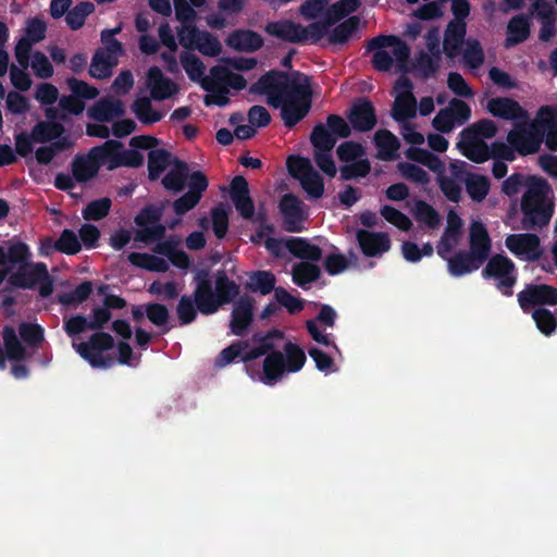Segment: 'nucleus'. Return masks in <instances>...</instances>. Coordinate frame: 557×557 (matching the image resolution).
Masks as SVG:
<instances>
[{"mask_svg":"<svg viewBox=\"0 0 557 557\" xmlns=\"http://www.w3.org/2000/svg\"><path fill=\"white\" fill-rule=\"evenodd\" d=\"M181 63L190 81L202 83L206 67L203 62L196 54L187 51L182 52Z\"/></svg>","mask_w":557,"mask_h":557,"instance_id":"obj_47","label":"nucleus"},{"mask_svg":"<svg viewBox=\"0 0 557 557\" xmlns=\"http://www.w3.org/2000/svg\"><path fill=\"white\" fill-rule=\"evenodd\" d=\"M132 111L145 125H152L163 117L161 112L153 109L151 100L147 97L137 98L132 104Z\"/></svg>","mask_w":557,"mask_h":557,"instance_id":"obj_39","label":"nucleus"},{"mask_svg":"<svg viewBox=\"0 0 557 557\" xmlns=\"http://www.w3.org/2000/svg\"><path fill=\"white\" fill-rule=\"evenodd\" d=\"M380 213L387 222L395 225L400 231L408 232L412 226L411 220L393 206L384 205Z\"/></svg>","mask_w":557,"mask_h":557,"instance_id":"obj_64","label":"nucleus"},{"mask_svg":"<svg viewBox=\"0 0 557 557\" xmlns=\"http://www.w3.org/2000/svg\"><path fill=\"white\" fill-rule=\"evenodd\" d=\"M92 293V283L84 281L73 290L59 295V302L63 306H77L86 301Z\"/></svg>","mask_w":557,"mask_h":557,"instance_id":"obj_49","label":"nucleus"},{"mask_svg":"<svg viewBox=\"0 0 557 557\" xmlns=\"http://www.w3.org/2000/svg\"><path fill=\"white\" fill-rule=\"evenodd\" d=\"M32 251L27 261L17 262L16 271L9 272L7 276L8 286L1 289V293L12 292L13 288L34 289L38 286V293L42 298L51 296L53 293V280L48 272L47 264L44 262H32Z\"/></svg>","mask_w":557,"mask_h":557,"instance_id":"obj_4","label":"nucleus"},{"mask_svg":"<svg viewBox=\"0 0 557 557\" xmlns=\"http://www.w3.org/2000/svg\"><path fill=\"white\" fill-rule=\"evenodd\" d=\"M197 309L194 295H183L176 306V314L181 325H188L193 323L197 318Z\"/></svg>","mask_w":557,"mask_h":557,"instance_id":"obj_58","label":"nucleus"},{"mask_svg":"<svg viewBox=\"0 0 557 557\" xmlns=\"http://www.w3.org/2000/svg\"><path fill=\"white\" fill-rule=\"evenodd\" d=\"M147 84L150 87L152 99L158 101L168 99L177 91L175 83L165 77L158 66H151L148 70Z\"/></svg>","mask_w":557,"mask_h":557,"instance_id":"obj_22","label":"nucleus"},{"mask_svg":"<svg viewBox=\"0 0 557 557\" xmlns=\"http://www.w3.org/2000/svg\"><path fill=\"white\" fill-rule=\"evenodd\" d=\"M285 369L287 372H298L306 363L307 357L305 351L292 342L284 345Z\"/></svg>","mask_w":557,"mask_h":557,"instance_id":"obj_51","label":"nucleus"},{"mask_svg":"<svg viewBox=\"0 0 557 557\" xmlns=\"http://www.w3.org/2000/svg\"><path fill=\"white\" fill-rule=\"evenodd\" d=\"M463 51V62L470 69H479L484 62V51L479 40L468 39Z\"/></svg>","mask_w":557,"mask_h":557,"instance_id":"obj_63","label":"nucleus"},{"mask_svg":"<svg viewBox=\"0 0 557 557\" xmlns=\"http://www.w3.org/2000/svg\"><path fill=\"white\" fill-rule=\"evenodd\" d=\"M521 228L542 231L555 213V197L549 183L536 175H529L527 189L520 200Z\"/></svg>","mask_w":557,"mask_h":557,"instance_id":"obj_2","label":"nucleus"},{"mask_svg":"<svg viewBox=\"0 0 557 557\" xmlns=\"http://www.w3.org/2000/svg\"><path fill=\"white\" fill-rule=\"evenodd\" d=\"M532 319L534 320L539 331L545 336H550L557 329L556 315L546 308H535L532 312Z\"/></svg>","mask_w":557,"mask_h":557,"instance_id":"obj_53","label":"nucleus"},{"mask_svg":"<svg viewBox=\"0 0 557 557\" xmlns=\"http://www.w3.org/2000/svg\"><path fill=\"white\" fill-rule=\"evenodd\" d=\"M285 369V356L280 350H273L268 354L263 360L261 382L267 385H273L281 380Z\"/></svg>","mask_w":557,"mask_h":557,"instance_id":"obj_27","label":"nucleus"},{"mask_svg":"<svg viewBox=\"0 0 557 557\" xmlns=\"http://www.w3.org/2000/svg\"><path fill=\"white\" fill-rule=\"evenodd\" d=\"M461 132L466 135H471L485 140L494 138L498 132V127L493 120L482 119L463 128Z\"/></svg>","mask_w":557,"mask_h":557,"instance_id":"obj_56","label":"nucleus"},{"mask_svg":"<svg viewBox=\"0 0 557 557\" xmlns=\"http://www.w3.org/2000/svg\"><path fill=\"white\" fill-rule=\"evenodd\" d=\"M351 128L366 133L373 129L377 123L375 109L366 98L354 103L347 114Z\"/></svg>","mask_w":557,"mask_h":557,"instance_id":"obj_13","label":"nucleus"},{"mask_svg":"<svg viewBox=\"0 0 557 557\" xmlns=\"http://www.w3.org/2000/svg\"><path fill=\"white\" fill-rule=\"evenodd\" d=\"M413 215L417 221L424 223L430 228H435L440 225L441 216L438 212L426 201L417 200L414 203Z\"/></svg>","mask_w":557,"mask_h":557,"instance_id":"obj_54","label":"nucleus"},{"mask_svg":"<svg viewBox=\"0 0 557 557\" xmlns=\"http://www.w3.org/2000/svg\"><path fill=\"white\" fill-rule=\"evenodd\" d=\"M334 24L331 23V20L326 14H324L323 21H318L309 24L307 27L300 24L299 35L301 37V42H310L318 44L325 35L329 34V29Z\"/></svg>","mask_w":557,"mask_h":557,"instance_id":"obj_40","label":"nucleus"},{"mask_svg":"<svg viewBox=\"0 0 557 557\" xmlns=\"http://www.w3.org/2000/svg\"><path fill=\"white\" fill-rule=\"evenodd\" d=\"M67 147L69 141L65 137L60 140L52 141L49 146H41L35 152L36 161L39 164L47 165L59 152L65 150Z\"/></svg>","mask_w":557,"mask_h":557,"instance_id":"obj_61","label":"nucleus"},{"mask_svg":"<svg viewBox=\"0 0 557 557\" xmlns=\"http://www.w3.org/2000/svg\"><path fill=\"white\" fill-rule=\"evenodd\" d=\"M29 256V246L17 238L5 242V246L0 245V267L10 264L14 268L17 262L27 261Z\"/></svg>","mask_w":557,"mask_h":557,"instance_id":"obj_28","label":"nucleus"},{"mask_svg":"<svg viewBox=\"0 0 557 557\" xmlns=\"http://www.w3.org/2000/svg\"><path fill=\"white\" fill-rule=\"evenodd\" d=\"M163 210L154 205L144 207L134 222L141 227L136 232L135 240L145 244L161 240L165 236V226L160 224Z\"/></svg>","mask_w":557,"mask_h":557,"instance_id":"obj_9","label":"nucleus"},{"mask_svg":"<svg viewBox=\"0 0 557 557\" xmlns=\"http://www.w3.org/2000/svg\"><path fill=\"white\" fill-rule=\"evenodd\" d=\"M508 144L521 156L533 154L539 151L541 139L525 126L516 127L507 135Z\"/></svg>","mask_w":557,"mask_h":557,"instance_id":"obj_19","label":"nucleus"},{"mask_svg":"<svg viewBox=\"0 0 557 557\" xmlns=\"http://www.w3.org/2000/svg\"><path fill=\"white\" fill-rule=\"evenodd\" d=\"M92 156L100 166L106 165L109 170L122 166L123 144L117 140H107L102 145L92 147Z\"/></svg>","mask_w":557,"mask_h":557,"instance_id":"obj_23","label":"nucleus"},{"mask_svg":"<svg viewBox=\"0 0 557 557\" xmlns=\"http://www.w3.org/2000/svg\"><path fill=\"white\" fill-rule=\"evenodd\" d=\"M302 189L308 194L310 198L318 199L324 194V181L323 177L312 169L304 177L299 180Z\"/></svg>","mask_w":557,"mask_h":557,"instance_id":"obj_57","label":"nucleus"},{"mask_svg":"<svg viewBox=\"0 0 557 557\" xmlns=\"http://www.w3.org/2000/svg\"><path fill=\"white\" fill-rule=\"evenodd\" d=\"M531 33V18L529 14H517L507 24V37L505 47L510 48L524 42Z\"/></svg>","mask_w":557,"mask_h":557,"instance_id":"obj_25","label":"nucleus"},{"mask_svg":"<svg viewBox=\"0 0 557 557\" xmlns=\"http://www.w3.org/2000/svg\"><path fill=\"white\" fill-rule=\"evenodd\" d=\"M65 132L64 126L59 122L39 121L32 129L30 136L35 143H48L51 140H60Z\"/></svg>","mask_w":557,"mask_h":557,"instance_id":"obj_35","label":"nucleus"},{"mask_svg":"<svg viewBox=\"0 0 557 557\" xmlns=\"http://www.w3.org/2000/svg\"><path fill=\"white\" fill-rule=\"evenodd\" d=\"M463 182L467 194L475 202H482L490 193L491 182L485 175L467 173Z\"/></svg>","mask_w":557,"mask_h":557,"instance_id":"obj_36","label":"nucleus"},{"mask_svg":"<svg viewBox=\"0 0 557 557\" xmlns=\"http://www.w3.org/2000/svg\"><path fill=\"white\" fill-rule=\"evenodd\" d=\"M171 161V153L165 149H153L148 153V177L157 181Z\"/></svg>","mask_w":557,"mask_h":557,"instance_id":"obj_43","label":"nucleus"},{"mask_svg":"<svg viewBox=\"0 0 557 557\" xmlns=\"http://www.w3.org/2000/svg\"><path fill=\"white\" fill-rule=\"evenodd\" d=\"M100 164L92 156V149L87 154L76 156L72 162L73 177L79 182L85 183L95 177L99 170Z\"/></svg>","mask_w":557,"mask_h":557,"instance_id":"obj_30","label":"nucleus"},{"mask_svg":"<svg viewBox=\"0 0 557 557\" xmlns=\"http://www.w3.org/2000/svg\"><path fill=\"white\" fill-rule=\"evenodd\" d=\"M293 282L305 287L306 285L318 281L321 276L320 268L311 262H299L292 270Z\"/></svg>","mask_w":557,"mask_h":557,"instance_id":"obj_41","label":"nucleus"},{"mask_svg":"<svg viewBox=\"0 0 557 557\" xmlns=\"http://www.w3.org/2000/svg\"><path fill=\"white\" fill-rule=\"evenodd\" d=\"M95 11L92 2L83 1L70 9L65 15V22L72 30L82 28L88 15Z\"/></svg>","mask_w":557,"mask_h":557,"instance_id":"obj_46","label":"nucleus"},{"mask_svg":"<svg viewBox=\"0 0 557 557\" xmlns=\"http://www.w3.org/2000/svg\"><path fill=\"white\" fill-rule=\"evenodd\" d=\"M285 247L293 256L302 260L317 262L322 258V249L302 237L286 239Z\"/></svg>","mask_w":557,"mask_h":557,"instance_id":"obj_32","label":"nucleus"},{"mask_svg":"<svg viewBox=\"0 0 557 557\" xmlns=\"http://www.w3.org/2000/svg\"><path fill=\"white\" fill-rule=\"evenodd\" d=\"M18 334L21 339L32 348H39L45 341V331L37 323H20Z\"/></svg>","mask_w":557,"mask_h":557,"instance_id":"obj_48","label":"nucleus"},{"mask_svg":"<svg viewBox=\"0 0 557 557\" xmlns=\"http://www.w3.org/2000/svg\"><path fill=\"white\" fill-rule=\"evenodd\" d=\"M111 206V199L108 197L92 200L83 210V216L87 221L102 220L109 214Z\"/></svg>","mask_w":557,"mask_h":557,"instance_id":"obj_59","label":"nucleus"},{"mask_svg":"<svg viewBox=\"0 0 557 557\" xmlns=\"http://www.w3.org/2000/svg\"><path fill=\"white\" fill-rule=\"evenodd\" d=\"M276 277L270 271H255L250 275V282L247 288L253 293L259 292L262 295H268L272 290L275 292Z\"/></svg>","mask_w":557,"mask_h":557,"instance_id":"obj_45","label":"nucleus"},{"mask_svg":"<svg viewBox=\"0 0 557 557\" xmlns=\"http://www.w3.org/2000/svg\"><path fill=\"white\" fill-rule=\"evenodd\" d=\"M47 24L39 17H30L26 21L25 35L20 39H26L32 45L38 44L45 39Z\"/></svg>","mask_w":557,"mask_h":557,"instance_id":"obj_62","label":"nucleus"},{"mask_svg":"<svg viewBox=\"0 0 557 557\" xmlns=\"http://www.w3.org/2000/svg\"><path fill=\"white\" fill-rule=\"evenodd\" d=\"M518 304L524 313L543 306L557 305V288L547 284H527L517 295Z\"/></svg>","mask_w":557,"mask_h":557,"instance_id":"obj_10","label":"nucleus"},{"mask_svg":"<svg viewBox=\"0 0 557 557\" xmlns=\"http://www.w3.org/2000/svg\"><path fill=\"white\" fill-rule=\"evenodd\" d=\"M249 92L267 96V103L281 109V117L287 128L302 121L311 109V82L308 75L271 70L249 87Z\"/></svg>","mask_w":557,"mask_h":557,"instance_id":"obj_1","label":"nucleus"},{"mask_svg":"<svg viewBox=\"0 0 557 557\" xmlns=\"http://www.w3.org/2000/svg\"><path fill=\"white\" fill-rule=\"evenodd\" d=\"M360 25V17L357 15L349 16L332 30L329 29L327 41L332 45H344L355 34Z\"/></svg>","mask_w":557,"mask_h":557,"instance_id":"obj_37","label":"nucleus"},{"mask_svg":"<svg viewBox=\"0 0 557 557\" xmlns=\"http://www.w3.org/2000/svg\"><path fill=\"white\" fill-rule=\"evenodd\" d=\"M194 298L197 309L205 315L215 313L222 306L231 304L239 295V285L224 270L215 273L214 288L207 269L197 270Z\"/></svg>","mask_w":557,"mask_h":557,"instance_id":"obj_3","label":"nucleus"},{"mask_svg":"<svg viewBox=\"0 0 557 557\" xmlns=\"http://www.w3.org/2000/svg\"><path fill=\"white\" fill-rule=\"evenodd\" d=\"M280 211L283 215L284 228L296 233L302 231L305 212L302 201L294 194H285L280 200Z\"/></svg>","mask_w":557,"mask_h":557,"instance_id":"obj_12","label":"nucleus"},{"mask_svg":"<svg viewBox=\"0 0 557 557\" xmlns=\"http://www.w3.org/2000/svg\"><path fill=\"white\" fill-rule=\"evenodd\" d=\"M117 63V59L112 55L106 54L102 49H98L92 55L89 66V74L91 77L104 79L111 76L112 67Z\"/></svg>","mask_w":557,"mask_h":557,"instance_id":"obj_38","label":"nucleus"},{"mask_svg":"<svg viewBox=\"0 0 557 557\" xmlns=\"http://www.w3.org/2000/svg\"><path fill=\"white\" fill-rule=\"evenodd\" d=\"M114 345V338L109 333L96 332L87 342L74 345V347L92 368L107 369L114 364V358L104 356L103 351L111 350Z\"/></svg>","mask_w":557,"mask_h":557,"instance_id":"obj_7","label":"nucleus"},{"mask_svg":"<svg viewBox=\"0 0 557 557\" xmlns=\"http://www.w3.org/2000/svg\"><path fill=\"white\" fill-rule=\"evenodd\" d=\"M124 104L120 99L101 98L88 111V116L97 122H110L124 115Z\"/></svg>","mask_w":557,"mask_h":557,"instance_id":"obj_26","label":"nucleus"},{"mask_svg":"<svg viewBox=\"0 0 557 557\" xmlns=\"http://www.w3.org/2000/svg\"><path fill=\"white\" fill-rule=\"evenodd\" d=\"M351 126L338 114H329L326 125L318 123L310 134V143L317 150H333L338 138H348Z\"/></svg>","mask_w":557,"mask_h":557,"instance_id":"obj_6","label":"nucleus"},{"mask_svg":"<svg viewBox=\"0 0 557 557\" xmlns=\"http://www.w3.org/2000/svg\"><path fill=\"white\" fill-rule=\"evenodd\" d=\"M55 250L65 255H76L82 249L81 240L74 231L64 228L54 242Z\"/></svg>","mask_w":557,"mask_h":557,"instance_id":"obj_55","label":"nucleus"},{"mask_svg":"<svg viewBox=\"0 0 557 557\" xmlns=\"http://www.w3.org/2000/svg\"><path fill=\"white\" fill-rule=\"evenodd\" d=\"M253 319V299L242 296L234 305L230 327L236 336H244L247 333Z\"/></svg>","mask_w":557,"mask_h":557,"instance_id":"obj_17","label":"nucleus"},{"mask_svg":"<svg viewBox=\"0 0 557 557\" xmlns=\"http://www.w3.org/2000/svg\"><path fill=\"white\" fill-rule=\"evenodd\" d=\"M230 196L237 212L244 219H251L255 214V203L250 197L247 180L242 176H235L230 184Z\"/></svg>","mask_w":557,"mask_h":557,"instance_id":"obj_14","label":"nucleus"},{"mask_svg":"<svg viewBox=\"0 0 557 557\" xmlns=\"http://www.w3.org/2000/svg\"><path fill=\"white\" fill-rule=\"evenodd\" d=\"M505 244L513 255H525L529 261H536L542 256L540 237L533 233L508 235Z\"/></svg>","mask_w":557,"mask_h":557,"instance_id":"obj_11","label":"nucleus"},{"mask_svg":"<svg viewBox=\"0 0 557 557\" xmlns=\"http://www.w3.org/2000/svg\"><path fill=\"white\" fill-rule=\"evenodd\" d=\"M357 242L362 253L367 257H375L386 252L391 248V240L386 233L358 230Z\"/></svg>","mask_w":557,"mask_h":557,"instance_id":"obj_18","label":"nucleus"},{"mask_svg":"<svg viewBox=\"0 0 557 557\" xmlns=\"http://www.w3.org/2000/svg\"><path fill=\"white\" fill-rule=\"evenodd\" d=\"M460 140L457 144L458 149L468 160L474 163H484L491 159L490 146L482 138L466 135L460 132Z\"/></svg>","mask_w":557,"mask_h":557,"instance_id":"obj_20","label":"nucleus"},{"mask_svg":"<svg viewBox=\"0 0 557 557\" xmlns=\"http://www.w3.org/2000/svg\"><path fill=\"white\" fill-rule=\"evenodd\" d=\"M263 44L262 36L250 29H236L226 38V45L236 51L255 52Z\"/></svg>","mask_w":557,"mask_h":557,"instance_id":"obj_24","label":"nucleus"},{"mask_svg":"<svg viewBox=\"0 0 557 557\" xmlns=\"http://www.w3.org/2000/svg\"><path fill=\"white\" fill-rule=\"evenodd\" d=\"M486 110L493 116L506 121L524 120L528 116L527 111L518 101L508 97H495L488 100Z\"/></svg>","mask_w":557,"mask_h":557,"instance_id":"obj_15","label":"nucleus"},{"mask_svg":"<svg viewBox=\"0 0 557 557\" xmlns=\"http://www.w3.org/2000/svg\"><path fill=\"white\" fill-rule=\"evenodd\" d=\"M374 143L379 149V159L392 161L398 157L400 141L391 131L379 129L374 135Z\"/></svg>","mask_w":557,"mask_h":557,"instance_id":"obj_33","label":"nucleus"},{"mask_svg":"<svg viewBox=\"0 0 557 557\" xmlns=\"http://www.w3.org/2000/svg\"><path fill=\"white\" fill-rule=\"evenodd\" d=\"M247 343L237 341L222 349L215 358L214 367L221 369L234 362L237 358L242 360V354L247 348Z\"/></svg>","mask_w":557,"mask_h":557,"instance_id":"obj_60","label":"nucleus"},{"mask_svg":"<svg viewBox=\"0 0 557 557\" xmlns=\"http://www.w3.org/2000/svg\"><path fill=\"white\" fill-rule=\"evenodd\" d=\"M366 50L373 52L372 66L379 72H388L396 60L399 69L407 72L410 48L396 35H379L368 40Z\"/></svg>","mask_w":557,"mask_h":557,"instance_id":"obj_5","label":"nucleus"},{"mask_svg":"<svg viewBox=\"0 0 557 557\" xmlns=\"http://www.w3.org/2000/svg\"><path fill=\"white\" fill-rule=\"evenodd\" d=\"M405 154L409 160L418 162L429 168L433 172H442L444 169V163L442 160L436 154L426 149L410 147L406 150Z\"/></svg>","mask_w":557,"mask_h":557,"instance_id":"obj_42","label":"nucleus"},{"mask_svg":"<svg viewBox=\"0 0 557 557\" xmlns=\"http://www.w3.org/2000/svg\"><path fill=\"white\" fill-rule=\"evenodd\" d=\"M360 7V0H339L327 8L325 14L331 20V23L336 24L349 14L358 11Z\"/></svg>","mask_w":557,"mask_h":557,"instance_id":"obj_52","label":"nucleus"},{"mask_svg":"<svg viewBox=\"0 0 557 557\" xmlns=\"http://www.w3.org/2000/svg\"><path fill=\"white\" fill-rule=\"evenodd\" d=\"M484 262L476 260L469 251H458L447 259L448 272L451 276L460 277L480 269Z\"/></svg>","mask_w":557,"mask_h":557,"instance_id":"obj_31","label":"nucleus"},{"mask_svg":"<svg viewBox=\"0 0 557 557\" xmlns=\"http://www.w3.org/2000/svg\"><path fill=\"white\" fill-rule=\"evenodd\" d=\"M300 30V24L289 20L269 22L264 26V32L268 35L292 44L301 42Z\"/></svg>","mask_w":557,"mask_h":557,"instance_id":"obj_29","label":"nucleus"},{"mask_svg":"<svg viewBox=\"0 0 557 557\" xmlns=\"http://www.w3.org/2000/svg\"><path fill=\"white\" fill-rule=\"evenodd\" d=\"M486 261L482 271L483 277L496 280L497 289L506 297L512 296V287L517 283L516 267L512 260L497 253Z\"/></svg>","mask_w":557,"mask_h":557,"instance_id":"obj_8","label":"nucleus"},{"mask_svg":"<svg viewBox=\"0 0 557 557\" xmlns=\"http://www.w3.org/2000/svg\"><path fill=\"white\" fill-rule=\"evenodd\" d=\"M417 114V99L413 94L410 96H397L392 116L397 122H404L413 119Z\"/></svg>","mask_w":557,"mask_h":557,"instance_id":"obj_44","label":"nucleus"},{"mask_svg":"<svg viewBox=\"0 0 557 557\" xmlns=\"http://www.w3.org/2000/svg\"><path fill=\"white\" fill-rule=\"evenodd\" d=\"M416 75L422 79L434 76L440 69V60L431 57L429 53L421 51L413 63Z\"/></svg>","mask_w":557,"mask_h":557,"instance_id":"obj_50","label":"nucleus"},{"mask_svg":"<svg viewBox=\"0 0 557 557\" xmlns=\"http://www.w3.org/2000/svg\"><path fill=\"white\" fill-rule=\"evenodd\" d=\"M467 34V23L449 22L444 32L443 51L449 59H455L462 51Z\"/></svg>","mask_w":557,"mask_h":557,"instance_id":"obj_21","label":"nucleus"},{"mask_svg":"<svg viewBox=\"0 0 557 557\" xmlns=\"http://www.w3.org/2000/svg\"><path fill=\"white\" fill-rule=\"evenodd\" d=\"M491 249L492 242L486 226L480 221L472 222L469 230V252L480 262H485Z\"/></svg>","mask_w":557,"mask_h":557,"instance_id":"obj_16","label":"nucleus"},{"mask_svg":"<svg viewBox=\"0 0 557 557\" xmlns=\"http://www.w3.org/2000/svg\"><path fill=\"white\" fill-rule=\"evenodd\" d=\"M188 177V165L185 161L176 159L174 166L163 176L162 185L166 190L181 193Z\"/></svg>","mask_w":557,"mask_h":557,"instance_id":"obj_34","label":"nucleus"}]
</instances>
